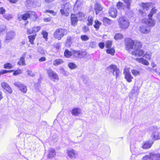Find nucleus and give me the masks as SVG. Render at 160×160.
I'll use <instances>...</instances> for the list:
<instances>
[{
    "instance_id": "nucleus-5",
    "label": "nucleus",
    "mask_w": 160,
    "mask_h": 160,
    "mask_svg": "<svg viewBox=\"0 0 160 160\" xmlns=\"http://www.w3.org/2000/svg\"><path fill=\"white\" fill-rule=\"evenodd\" d=\"M107 70L112 73L113 75H115L116 78L119 77L120 72L116 66L111 65L107 68Z\"/></svg>"
},
{
    "instance_id": "nucleus-20",
    "label": "nucleus",
    "mask_w": 160,
    "mask_h": 160,
    "mask_svg": "<svg viewBox=\"0 0 160 160\" xmlns=\"http://www.w3.org/2000/svg\"><path fill=\"white\" fill-rule=\"evenodd\" d=\"M26 55V53L24 52L22 56L20 58L18 62V64L19 66H26V64L25 62V58Z\"/></svg>"
},
{
    "instance_id": "nucleus-47",
    "label": "nucleus",
    "mask_w": 160,
    "mask_h": 160,
    "mask_svg": "<svg viewBox=\"0 0 160 160\" xmlns=\"http://www.w3.org/2000/svg\"><path fill=\"white\" fill-rule=\"evenodd\" d=\"M144 57L147 59H150L151 58V54L149 52H147L144 55Z\"/></svg>"
},
{
    "instance_id": "nucleus-28",
    "label": "nucleus",
    "mask_w": 160,
    "mask_h": 160,
    "mask_svg": "<svg viewBox=\"0 0 160 160\" xmlns=\"http://www.w3.org/2000/svg\"><path fill=\"white\" fill-rule=\"evenodd\" d=\"M63 62V61L61 59L58 58L54 60L53 62V64L55 66H57L62 64Z\"/></svg>"
},
{
    "instance_id": "nucleus-50",
    "label": "nucleus",
    "mask_w": 160,
    "mask_h": 160,
    "mask_svg": "<svg viewBox=\"0 0 160 160\" xmlns=\"http://www.w3.org/2000/svg\"><path fill=\"white\" fill-rule=\"evenodd\" d=\"M32 28L33 33H34L38 32L41 29V27L40 26L35 27H33Z\"/></svg>"
},
{
    "instance_id": "nucleus-15",
    "label": "nucleus",
    "mask_w": 160,
    "mask_h": 160,
    "mask_svg": "<svg viewBox=\"0 0 160 160\" xmlns=\"http://www.w3.org/2000/svg\"><path fill=\"white\" fill-rule=\"evenodd\" d=\"M154 143L152 140H149L143 143L142 147L143 149H148L150 148Z\"/></svg>"
},
{
    "instance_id": "nucleus-13",
    "label": "nucleus",
    "mask_w": 160,
    "mask_h": 160,
    "mask_svg": "<svg viewBox=\"0 0 160 160\" xmlns=\"http://www.w3.org/2000/svg\"><path fill=\"white\" fill-rule=\"evenodd\" d=\"M83 2V0H77L74 5L73 10L75 11H78L81 8V5Z\"/></svg>"
},
{
    "instance_id": "nucleus-19",
    "label": "nucleus",
    "mask_w": 160,
    "mask_h": 160,
    "mask_svg": "<svg viewBox=\"0 0 160 160\" xmlns=\"http://www.w3.org/2000/svg\"><path fill=\"white\" fill-rule=\"evenodd\" d=\"M78 18L75 14H72L71 16V23L72 25L75 26L77 23L78 21Z\"/></svg>"
},
{
    "instance_id": "nucleus-56",
    "label": "nucleus",
    "mask_w": 160,
    "mask_h": 160,
    "mask_svg": "<svg viewBox=\"0 0 160 160\" xmlns=\"http://www.w3.org/2000/svg\"><path fill=\"white\" fill-rule=\"evenodd\" d=\"M12 71V70H9V71H8V70H1V71H0V75H2L4 74H5V73H6L7 72H11L12 71Z\"/></svg>"
},
{
    "instance_id": "nucleus-22",
    "label": "nucleus",
    "mask_w": 160,
    "mask_h": 160,
    "mask_svg": "<svg viewBox=\"0 0 160 160\" xmlns=\"http://www.w3.org/2000/svg\"><path fill=\"white\" fill-rule=\"evenodd\" d=\"M103 7L99 3L96 2L94 6V10L96 14L102 10Z\"/></svg>"
},
{
    "instance_id": "nucleus-48",
    "label": "nucleus",
    "mask_w": 160,
    "mask_h": 160,
    "mask_svg": "<svg viewBox=\"0 0 160 160\" xmlns=\"http://www.w3.org/2000/svg\"><path fill=\"white\" fill-rule=\"evenodd\" d=\"M131 72L132 74L134 76H136L137 75L140 74V72L137 70L135 69H132L131 71Z\"/></svg>"
},
{
    "instance_id": "nucleus-40",
    "label": "nucleus",
    "mask_w": 160,
    "mask_h": 160,
    "mask_svg": "<svg viewBox=\"0 0 160 160\" xmlns=\"http://www.w3.org/2000/svg\"><path fill=\"white\" fill-rule=\"evenodd\" d=\"M28 12L29 14V17H32L35 19H37V15L35 12L29 11Z\"/></svg>"
},
{
    "instance_id": "nucleus-49",
    "label": "nucleus",
    "mask_w": 160,
    "mask_h": 160,
    "mask_svg": "<svg viewBox=\"0 0 160 160\" xmlns=\"http://www.w3.org/2000/svg\"><path fill=\"white\" fill-rule=\"evenodd\" d=\"M4 18L6 19L9 20L12 18V15L9 14H6L4 16Z\"/></svg>"
},
{
    "instance_id": "nucleus-52",
    "label": "nucleus",
    "mask_w": 160,
    "mask_h": 160,
    "mask_svg": "<svg viewBox=\"0 0 160 160\" xmlns=\"http://www.w3.org/2000/svg\"><path fill=\"white\" fill-rule=\"evenodd\" d=\"M27 72L28 75L31 77H34L35 75V73L31 71L28 70L27 71Z\"/></svg>"
},
{
    "instance_id": "nucleus-7",
    "label": "nucleus",
    "mask_w": 160,
    "mask_h": 160,
    "mask_svg": "<svg viewBox=\"0 0 160 160\" xmlns=\"http://www.w3.org/2000/svg\"><path fill=\"white\" fill-rule=\"evenodd\" d=\"M13 84L17 87L21 92L24 93H26L27 88L25 84L19 82H16L13 83Z\"/></svg>"
},
{
    "instance_id": "nucleus-23",
    "label": "nucleus",
    "mask_w": 160,
    "mask_h": 160,
    "mask_svg": "<svg viewBox=\"0 0 160 160\" xmlns=\"http://www.w3.org/2000/svg\"><path fill=\"white\" fill-rule=\"evenodd\" d=\"M103 25L105 26H108L113 23V21L110 20L107 17H104L102 19Z\"/></svg>"
},
{
    "instance_id": "nucleus-8",
    "label": "nucleus",
    "mask_w": 160,
    "mask_h": 160,
    "mask_svg": "<svg viewBox=\"0 0 160 160\" xmlns=\"http://www.w3.org/2000/svg\"><path fill=\"white\" fill-rule=\"evenodd\" d=\"M67 153L68 156L71 159L76 158L78 155L77 152L71 148H69L67 150Z\"/></svg>"
},
{
    "instance_id": "nucleus-44",
    "label": "nucleus",
    "mask_w": 160,
    "mask_h": 160,
    "mask_svg": "<svg viewBox=\"0 0 160 160\" xmlns=\"http://www.w3.org/2000/svg\"><path fill=\"white\" fill-rule=\"evenodd\" d=\"M112 45V42L110 41H107L105 44V46L106 48H110Z\"/></svg>"
},
{
    "instance_id": "nucleus-27",
    "label": "nucleus",
    "mask_w": 160,
    "mask_h": 160,
    "mask_svg": "<svg viewBox=\"0 0 160 160\" xmlns=\"http://www.w3.org/2000/svg\"><path fill=\"white\" fill-rule=\"evenodd\" d=\"M136 60L138 62H141L142 64L146 65H148L149 64V63L147 61L142 58H137L136 59Z\"/></svg>"
},
{
    "instance_id": "nucleus-55",
    "label": "nucleus",
    "mask_w": 160,
    "mask_h": 160,
    "mask_svg": "<svg viewBox=\"0 0 160 160\" xmlns=\"http://www.w3.org/2000/svg\"><path fill=\"white\" fill-rule=\"evenodd\" d=\"M22 72V71L21 69H19L18 70H17L14 71V73H13V75H18Z\"/></svg>"
},
{
    "instance_id": "nucleus-29",
    "label": "nucleus",
    "mask_w": 160,
    "mask_h": 160,
    "mask_svg": "<svg viewBox=\"0 0 160 160\" xmlns=\"http://www.w3.org/2000/svg\"><path fill=\"white\" fill-rule=\"evenodd\" d=\"M139 92V88H138L134 87L133 88L132 90L131 93L132 94V96H135V97L138 96Z\"/></svg>"
},
{
    "instance_id": "nucleus-58",
    "label": "nucleus",
    "mask_w": 160,
    "mask_h": 160,
    "mask_svg": "<svg viewBox=\"0 0 160 160\" xmlns=\"http://www.w3.org/2000/svg\"><path fill=\"white\" fill-rule=\"evenodd\" d=\"M42 34L43 35V38L45 39H47L48 36V33L45 31H43L42 32Z\"/></svg>"
},
{
    "instance_id": "nucleus-33",
    "label": "nucleus",
    "mask_w": 160,
    "mask_h": 160,
    "mask_svg": "<svg viewBox=\"0 0 160 160\" xmlns=\"http://www.w3.org/2000/svg\"><path fill=\"white\" fill-rule=\"evenodd\" d=\"M157 11V9H156L155 8H153L149 13V14L148 15L149 18H151L152 17L153 15L156 13Z\"/></svg>"
},
{
    "instance_id": "nucleus-14",
    "label": "nucleus",
    "mask_w": 160,
    "mask_h": 160,
    "mask_svg": "<svg viewBox=\"0 0 160 160\" xmlns=\"http://www.w3.org/2000/svg\"><path fill=\"white\" fill-rule=\"evenodd\" d=\"M56 155V152L55 150L53 148H50L48 150V158L50 159H52L54 158Z\"/></svg>"
},
{
    "instance_id": "nucleus-39",
    "label": "nucleus",
    "mask_w": 160,
    "mask_h": 160,
    "mask_svg": "<svg viewBox=\"0 0 160 160\" xmlns=\"http://www.w3.org/2000/svg\"><path fill=\"white\" fill-rule=\"evenodd\" d=\"M95 24L94 25V27L96 29L98 30L99 29L100 26L101 24V22H100L98 20H95Z\"/></svg>"
},
{
    "instance_id": "nucleus-43",
    "label": "nucleus",
    "mask_w": 160,
    "mask_h": 160,
    "mask_svg": "<svg viewBox=\"0 0 160 160\" xmlns=\"http://www.w3.org/2000/svg\"><path fill=\"white\" fill-rule=\"evenodd\" d=\"M93 20V18L92 17H89L88 19V23L87 25L88 26L91 25L92 24V22Z\"/></svg>"
},
{
    "instance_id": "nucleus-54",
    "label": "nucleus",
    "mask_w": 160,
    "mask_h": 160,
    "mask_svg": "<svg viewBox=\"0 0 160 160\" xmlns=\"http://www.w3.org/2000/svg\"><path fill=\"white\" fill-rule=\"evenodd\" d=\"M81 39L83 41H86L89 39L88 37L85 35H82L81 36Z\"/></svg>"
},
{
    "instance_id": "nucleus-10",
    "label": "nucleus",
    "mask_w": 160,
    "mask_h": 160,
    "mask_svg": "<svg viewBox=\"0 0 160 160\" xmlns=\"http://www.w3.org/2000/svg\"><path fill=\"white\" fill-rule=\"evenodd\" d=\"M70 6L69 4L68 3L62 6V9L60 10V12L62 15H66L68 13L67 11L69 10L70 9Z\"/></svg>"
},
{
    "instance_id": "nucleus-18",
    "label": "nucleus",
    "mask_w": 160,
    "mask_h": 160,
    "mask_svg": "<svg viewBox=\"0 0 160 160\" xmlns=\"http://www.w3.org/2000/svg\"><path fill=\"white\" fill-rule=\"evenodd\" d=\"M151 137L152 139V140L153 141L160 139V134L158 132L156 131H154L151 135Z\"/></svg>"
},
{
    "instance_id": "nucleus-6",
    "label": "nucleus",
    "mask_w": 160,
    "mask_h": 160,
    "mask_svg": "<svg viewBox=\"0 0 160 160\" xmlns=\"http://www.w3.org/2000/svg\"><path fill=\"white\" fill-rule=\"evenodd\" d=\"M47 72L51 80L54 82H55L56 80L58 81L59 79L58 76L55 72L51 69H49L47 70Z\"/></svg>"
},
{
    "instance_id": "nucleus-37",
    "label": "nucleus",
    "mask_w": 160,
    "mask_h": 160,
    "mask_svg": "<svg viewBox=\"0 0 160 160\" xmlns=\"http://www.w3.org/2000/svg\"><path fill=\"white\" fill-rule=\"evenodd\" d=\"M106 52L107 53L110 54L112 55L113 56L114 54L115 51L113 48H110L107 49Z\"/></svg>"
},
{
    "instance_id": "nucleus-35",
    "label": "nucleus",
    "mask_w": 160,
    "mask_h": 160,
    "mask_svg": "<svg viewBox=\"0 0 160 160\" xmlns=\"http://www.w3.org/2000/svg\"><path fill=\"white\" fill-rule=\"evenodd\" d=\"M123 1L124 3L126 4L127 8L128 9H130L132 2V0H123Z\"/></svg>"
},
{
    "instance_id": "nucleus-3",
    "label": "nucleus",
    "mask_w": 160,
    "mask_h": 160,
    "mask_svg": "<svg viewBox=\"0 0 160 160\" xmlns=\"http://www.w3.org/2000/svg\"><path fill=\"white\" fill-rule=\"evenodd\" d=\"M67 30L65 29L59 28L55 32L53 36L55 38L58 40H60L64 36L67 34Z\"/></svg>"
},
{
    "instance_id": "nucleus-9",
    "label": "nucleus",
    "mask_w": 160,
    "mask_h": 160,
    "mask_svg": "<svg viewBox=\"0 0 160 160\" xmlns=\"http://www.w3.org/2000/svg\"><path fill=\"white\" fill-rule=\"evenodd\" d=\"M72 54L76 58H81L85 57L87 55V52L82 51L73 50Z\"/></svg>"
},
{
    "instance_id": "nucleus-4",
    "label": "nucleus",
    "mask_w": 160,
    "mask_h": 160,
    "mask_svg": "<svg viewBox=\"0 0 160 160\" xmlns=\"http://www.w3.org/2000/svg\"><path fill=\"white\" fill-rule=\"evenodd\" d=\"M148 158H149L150 160H160V154L158 153H151L149 155H147L143 157L142 159L147 160Z\"/></svg>"
},
{
    "instance_id": "nucleus-64",
    "label": "nucleus",
    "mask_w": 160,
    "mask_h": 160,
    "mask_svg": "<svg viewBox=\"0 0 160 160\" xmlns=\"http://www.w3.org/2000/svg\"><path fill=\"white\" fill-rule=\"evenodd\" d=\"M89 30V28L86 26H84L82 28V31L84 32H87Z\"/></svg>"
},
{
    "instance_id": "nucleus-21",
    "label": "nucleus",
    "mask_w": 160,
    "mask_h": 160,
    "mask_svg": "<svg viewBox=\"0 0 160 160\" xmlns=\"http://www.w3.org/2000/svg\"><path fill=\"white\" fill-rule=\"evenodd\" d=\"M144 53V52L143 50L139 49L132 52V54L135 56H141L143 55Z\"/></svg>"
},
{
    "instance_id": "nucleus-45",
    "label": "nucleus",
    "mask_w": 160,
    "mask_h": 160,
    "mask_svg": "<svg viewBox=\"0 0 160 160\" xmlns=\"http://www.w3.org/2000/svg\"><path fill=\"white\" fill-rule=\"evenodd\" d=\"M142 6L144 10H148L149 9V6L148 4L142 3Z\"/></svg>"
},
{
    "instance_id": "nucleus-34",
    "label": "nucleus",
    "mask_w": 160,
    "mask_h": 160,
    "mask_svg": "<svg viewBox=\"0 0 160 160\" xmlns=\"http://www.w3.org/2000/svg\"><path fill=\"white\" fill-rule=\"evenodd\" d=\"M36 35V34H35V35H30L28 37L29 41L32 44L33 43V42L35 39Z\"/></svg>"
},
{
    "instance_id": "nucleus-12",
    "label": "nucleus",
    "mask_w": 160,
    "mask_h": 160,
    "mask_svg": "<svg viewBox=\"0 0 160 160\" xmlns=\"http://www.w3.org/2000/svg\"><path fill=\"white\" fill-rule=\"evenodd\" d=\"M16 35L15 32L12 31H10L7 32L6 35V41L9 42L10 40L14 38Z\"/></svg>"
},
{
    "instance_id": "nucleus-11",
    "label": "nucleus",
    "mask_w": 160,
    "mask_h": 160,
    "mask_svg": "<svg viewBox=\"0 0 160 160\" xmlns=\"http://www.w3.org/2000/svg\"><path fill=\"white\" fill-rule=\"evenodd\" d=\"M142 22L147 24L149 27H153L155 24V21L152 19V18H149V19L147 18L143 19Z\"/></svg>"
},
{
    "instance_id": "nucleus-1",
    "label": "nucleus",
    "mask_w": 160,
    "mask_h": 160,
    "mask_svg": "<svg viewBox=\"0 0 160 160\" xmlns=\"http://www.w3.org/2000/svg\"><path fill=\"white\" fill-rule=\"evenodd\" d=\"M126 48L127 50L130 49L135 50L140 49L142 47V44L139 42L136 41L135 42L129 38H126L125 40Z\"/></svg>"
},
{
    "instance_id": "nucleus-60",
    "label": "nucleus",
    "mask_w": 160,
    "mask_h": 160,
    "mask_svg": "<svg viewBox=\"0 0 160 160\" xmlns=\"http://www.w3.org/2000/svg\"><path fill=\"white\" fill-rule=\"evenodd\" d=\"M122 5L123 3L119 2L117 3V6L118 9H120L122 8Z\"/></svg>"
},
{
    "instance_id": "nucleus-41",
    "label": "nucleus",
    "mask_w": 160,
    "mask_h": 160,
    "mask_svg": "<svg viewBox=\"0 0 160 160\" xmlns=\"http://www.w3.org/2000/svg\"><path fill=\"white\" fill-rule=\"evenodd\" d=\"M21 18H22L23 20H26L28 18H29V14L28 12L27 13L23 15H20Z\"/></svg>"
},
{
    "instance_id": "nucleus-63",
    "label": "nucleus",
    "mask_w": 160,
    "mask_h": 160,
    "mask_svg": "<svg viewBox=\"0 0 160 160\" xmlns=\"http://www.w3.org/2000/svg\"><path fill=\"white\" fill-rule=\"evenodd\" d=\"M5 10L2 7L0 8V14H3L5 12Z\"/></svg>"
},
{
    "instance_id": "nucleus-16",
    "label": "nucleus",
    "mask_w": 160,
    "mask_h": 160,
    "mask_svg": "<svg viewBox=\"0 0 160 160\" xmlns=\"http://www.w3.org/2000/svg\"><path fill=\"white\" fill-rule=\"evenodd\" d=\"M125 75V78L128 82H130L132 81L133 77L131 76L130 72L128 71H125L124 72Z\"/></svg>"
},
{
    "instance_id": "nucleus-32",
    "label": "nucleus",
    "mask_w": 160,
    "mask_h": 160,
    "mask_svg": "<svg viewBox=\"0 0 160 160\" xmlns=\"http://www.w3.org/2000/svg\"><path fill=\"white\" fill-rule=\"evenodd\" d=\"M123 38V35L120 33L116 34L114 37V38L116 40H120Z\"/></svg>"
},
{
    "instance_id": "nucleus-38",
    "label": "nucleus",
    "mask_w": 160,
    "mask_h": 160,
    "mask_svg": "<svg viewBox=\"0 0 160 160\" xmlns=\"http://www.w3.org/2000/svg\"><path fill=\"white\" fill-rule=\"evenodd\" d=\"M6 29V26L3 24L0 25V35L2 34Z\"/></svg>"
},
{
    "instance_id": "nucleus-53",
    "label": "nucleus",
    "mask_w": 160,
    "mask_h": 160,
    "mask_svg": "<svg viewBox=\"0 0 160 160\" xmlns=\"http://www.w3.org/2000/svg\"><path fill=\"white\" fill-rule=\"evenodd\" d=\"M97 46V43L95 42H91L90 43V47L92 48H95Z\"/></svg>"
},
{
    "instance_id": "nucleus-51",
    "label": "nucleus",
    "mask_w": 160,
    "mask_h": 160,
    "mask_svg": "<svg viewBox=\"0 0 160 160\" xmlns=\"http://www.w3.org/2000/svg\"><path fill=\"white\" fill-rule=\"evenodd\" d=\"M6 92L9 94H11L12 92V90L9 86L5 89Z\"/></svg>"
},
{
    "instance_id": "nucleus-36",
    "label": "nucleus",
    "mask_w": 160,
    "mask_h": 160,
    "mask_svg": "<svg viewBox=\"0 0 160 160\" xmlns=\"http://www.w3.org/2000/svg\"><path fill=\"white\" fill-rule=\"evenodd\" d=\"M68 66L71 69H74L77 67V66L73 62H70L68 64Z\"/></svg>"
},
{
    "instance_id": "nucleus-25",
    "label": "nucleus",
    "mask_w": 160,
    "mask_h": 160,
    "mask_svg": "<svg viewBox=\"0 0 160 160\" xmlns=\"http://www.w3.org/2000/svg\"><path fill=\"white\" fill-rule=\"evenodd\" d=\"M130 150L133 154L136 155L138 153V149L134 145H130Z\"/></svg>"
},
{
    "instance_id": "nucleus-57",
    "label": "nucleus",
    "mask_w": 160,
    "mask_h": 160,
    "mask_svg": "<svg viewBox=\"0 0 160 160\" xmlns=\"http://www.w3.org/2000/svg\"><path fill=\"white\" fill-rule=\"evenodd\" d=\"M83 81L85 84L88 85L89 82V80L88 78L85 77L84 78Z\"/></svg>"
},
{
    "instance_id": "nucleus-31",
    "label": "nucleus",
    "mask_w": 160,
    "mask_h": 160,
    "mask_svg": "<svg viewBox=\"0 0 160 160\" xmlns=\"http://www.w3.org/2000/svg\"><path fill=\"white\" fill-rule=\"evenodd\" d=\"M64 55L67 58H69L72 55H73L72 54V52H70L68 49H66L65 51Z\"/></svg>"
},
{
    "instance_id": "nucleus-2",
    "label": "nucleus",
    "mask_w": 160,
    "mask_h": 160,
    "mask_svg": "<svg viewBox=\"0 0 160 160\" xmlns=\"http://www.w3.org/2000/svg\"><path fill=\"white\" fill-rule=\"evenodd\" d=\"M119 27L122 29H126L128 28L129 22L128 19L125 17H120L118 20Z\"/></svg>"
},
{
    "instance_id": "nucleus-46",
    "label": "nucleus",
    "mask_w": 160,
    "mask_h": 160,
    "mask_svg": "<svg viewBox=\"0 0 160 160\" xmlns=\"http://www.w3.org/2000/svg\"><path fill=\"white\" fill-rule=\"evenodd\" d=\"M2 87L4 90L9 86V85L5 82H3L1 84Z\"/></svg>"
},
{
    "instance_id": "nucleus-26",
    "label": "nucleus",
    "mask_w": 160,
    "mask_h": 160,
    "mask_svg": "<svg viewBox=\"0 0 160 160\" xmlns=\"http://www.w3.org/2000/svg\"><path fill=\"white\" fill-rule=\"evenodd\" d=\"M117 10L115 8H111L109 11V12L110 16L113 17L115 18L117 16Z\"/></svg>"
},
{
    "instance_id": "nucleus-17",
    "label": "nucleus",
    "mask_w": 160,
    "mask_h": 160,
    "mask_svg": "<svg viewBox=\"0 0 160 160\" xmlns=\"http://www.w3.org/2000/svg\"><path fill=\"white\" fill-rule=\"evenodd\" d=\"M139 31L141 33H148L150 31L149 29L146 25H141L139 28Z\"/></svg>"
},
{
    "instance_id": "nucleus-61",
    "label": "nucleus",
    "mask_w": 160,
    "mask_h": 160,
    "mask_svg": "<svg viewBox=\"0 0 160 160\" xmlns=\"http://www.w3.org/2000/svg\"><path fill=\"white\" fill-rule=\"evenodd\" d=\"M38 52L41 54H44L45 51H44L42 48L40 47L38 49Z\"/></svg>"
},
{
    "instance_id": "nucleus-24",
    "label": "nucleus",
    "mask_w": 160,
    "mask_h": 160,
    "mask_svg": "<svg viewBox=\"0 0 160 160\" xmlns=\"http://www.w3.org/2000/svg\"><path fill=\"white\" fill-rule=\"evenodd\" d=\"M81 110L79 108H76L73 109L71 111V113L74 116H77L81 113Z\"/></svg>"
},
{
    "instance_id": "nucleus-42",
    "label": "nucleus",
    "mask_w": 160,
    "mask_h": 160,
    "mask_svg": "<svg viewBox=\"0 0 160 160\" xmlns=\"http://www.w3.org/2000/svg\"><path fill=\"white\" fill-rule=\"evenodd\" d=\"M4 67L5 69H10L13 68V66L11 63H7L4 64Z\"/></svg>"
},
{
    "instance_id": "nucleus-30",
    "label": "nucleus",
    "mask_w": 160,
    "mask_h": 160,
    "mask_svg": "<svg viewBox=\"0 0 160 160\" xmlns=\"http://www.w3.org/2000/svg\"><path fill=\"white\" fill-rule=\"evenodd\" d=\"M76 17L78 18V20H81L83 19L84 17V14L82 12H78L77 13L76 15Z\"/></svg>"
},
{
    "instance_id": "nucleus-62",
    "label": "nucleus",
    "mask_w": 160,
    "mask_h": 160,
    "mask_svg": "<svg viewBox=\"0 0 160 160\" xmlns=\"http://www.w3.org/2000/svg\"><path fill=\"white\" fill-rule=\"evenodd\" d=\"M71 38L70 36H68L67 38V43L68 45L71 44Z\"/></svg>"
},
{
    "instance_id": "nucleus-59",
    "label": "nucleus",
    "mask_w": 160,
    "mask_h": 160,
    "mask_svg": "<svg viewBox=\"0 0 160 160\" xmlns=\"http://www.w3.org/2000/svg\"><path fill=\"white\" fill-rule=\"evenodd\" d=\"M44 12L49 13L52 14L53 16H55L56 14V13L55 12H54L53 11L50 10H46Z\"/></svg>"
}]
</instances>
